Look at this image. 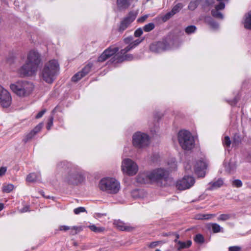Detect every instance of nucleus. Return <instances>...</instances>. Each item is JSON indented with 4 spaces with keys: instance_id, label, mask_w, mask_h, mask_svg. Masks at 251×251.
<instances>
[{
    "instance_id": "obj_1",
    "label": "nucleus",
    "mask_w": 251,
    "mask_h": 251,
    "mask_svg": "<svg viewBox=\"0 0 251 251\" xmlns=\"http://www.w3.org/2000/svg\"><path fill=\"white\" fill-rule=\"evenodd\" d=\"M41 62L40 54L35 50H31L27 55V60L19 70L21 77L31 76L37 71Z\"/></svg>"
},
{
    "instance_id": "obj_2",
    "label": "nucleus",
    "mask_w": 251,
    "mask_h": 251,
    "mask_svg": "<svg viewBox=\"0 0 251 251\" xmlns=\"http://www.w3.org/2000/svg\"><path fill=\"white\" fill-rule=\"evenodd\" d=\"M168 176L169 173L166 170L158 168L151 171L140 173L136 177V181L141 184H151L161 180H166Z\"/></svg>"
},
{
    "instance_id": "obj_3",
    "label": "nucleus",
    "mask_w": 251,
    "mask_h": 251,
    "mask_svg": "<svg viewBox=\"0 0 251 251\" xmlns=\"http://www.w3.org/2000/svg\"><path fill=\"white\" fill-rule=\"evenodd\" d=\"M59 71V65L55 59H52L46 63L41 72V77L44 81L51 84L55 80Z\"/></svg>"
},
{
    "instance_id": "obj_4",
    "label": "nucleus",
    "mask_w": 251,
    "mask_h": 251,
    "mask_svg": "<svg viewBox=\"0 0 251 251\" xmlns=\"http://www.w3.org/2000/svg\"><path fill=\"white\" fill-rule=\"evenodd\" d=\"M61 167L67 170V174L64 177V180L69 184L78 185L84 180V177L79 168L75 167L69 168L68 164H65V163L62 162L58 165V169Z\"/></svg>"
},
{
    "instance_id": "obj_5",
    "label": "nucleus",
    "mask_w": 251,
    "mask_h": 251,
    "mask_svg": "<svg viewBox=\"0 0 251 251\" xmlns=\"http://www.w3.org/2000/svg\"><path fill=\"white\" fill-rule=\"evenodd\" d=\"M12 92L19 97H26L29 95L33 90L32 83L26 81H19L10 86Z\"/></svg>"
},
{
    "instance_id": "obj_6",
    "label": "nucleus",
    "mask_w": 251,
    "mask_h": 251,
    "mask_svg": "<svg viewBox=\"0 0 251 251\" xmlns=\"http://www.w3.org/2000/svg\"><path fill=\"white\" fill-rule=\"evenodd\" d=\"M193 166L195 174L198 177H204L206 175V170L207 167V163L202 159L196 161L194 164L193 162L187 161L184 163V166L185 171L188 172L192 171V167Z\"/></svg>"
},
{
    "instance_id": "obj_7",
    "label": "nucleus",
    "mask_w": 251,
    "mask_h": 251,
    "mask_svg": "<svg viewBox=\"0 0 251 251\" xmlns=\"http://www.w3.org/2000/svg\"><path fill=\"white\" fill-rule=\"evenodd\" d=\"M178 140L180 146L184 150L190 151L194 147V138L187 130H181L178 132Z\"/></svg>"
},
{
    "instance_id": "obj_8",
    "label": "nucleus",
    "mask_w": 251,
    "mask_h": 251,
    "mask_svg": "<svg viewBox=\"0 0 251 251\" xmlns=\"http://www.w3.org/2000/svg\"><path fill=\"white\" fill-rule=\"evenodd\" d=\"M100 189L110 194L117 193L120 188V183L114 178L102 179L99 184Z\"/></svg>"
},
{
    "instance_id": "obj_9",
    "label": "nucleus",
    "mask_w": 251,
    "mask_h": 251,
    "mask_svg": "<svg viewBox=\"0 0 251 251\" xmlns=\"http://www.w3.org/2000/svg\"><path fill=\"white\" fill-rule=\"evenodd\" d=\"M132 138L133 146L137 149H145L150 144L149 136L140 131L134 133Z\"/></svg>"
},
{
    "instance_id": "obj_10",
    "label": "nucleus",
    "mask_w": 251,
    "mask_h": 251,
    "mask_svg": "<svg viewBox=\"0 0 251 251\" xmlns=\"http://www.w3.org/2000/svg\"><path fill=\"white\" fill-rule=\"evenodd\" d=\"M122 169L124 173L130 176L135 175L138 171L137 164L130 158H127L122 162Z\"/></svg>"
},
{
    "instance_id": "obj_11",
    "label": "nucleus",
    "mask_w": 251,
    "mask_h": 251,
    "mask_svg": "<svg viewBox=\"0 0 251 251\" xmlns=\"http://www.w3.org/2000/svg\"><path fill=\"white\" fill-rule=\"evenodd\" d=\"M136 17V14L133 11H130L128 15L120 22L118 30L120 32H123L130 24L134 21Z\"/></svg>"
},
{
    "instance_id": "obj_12",
    "label": "nucleus",
    "mask_w": 251,
    "mask_h": 251,
    "mask_svg": "<svg viewBox=\"0 0 251 251\" xmlns=\"http://www.w3.org/2000/svg\"><path fill=\"white\" fill-rule=\"evenodd\" d=\"M195 180L192 176H185L182 179L176 182V187L180 190H184L194 185Z\"/></svg>"
},
{
    "instance_id": "obj_13",
    "label": "nucleus",
    "mask_w": 251,
    "mask_h": 251,
    "mask_svg": "<svg viewBox=\"0 0 251 251\" xmlns=\"http://www.w3.org/2000/svg\"><path fill=\"white\" fill-rule=\"evenodd\" d=\"M11 102L9 93L0 85V102L3 107H8Z\"/></svg>"
},
{
    "instance_id": "obj_14",
    "label": "nucleus",
    "mask_w": 251,
    "mask_h": 251,
    "mask_svg": "<svg viewBox=\"0 0 251 251\" xmlns=\"http://www.w3.org/2000/svg\"><path fill=\"white\" fill-rule=\"evenodd\" d=\"M169 47L166 41H159L151 44L150 50L154 53H159L167 50Z\"/></svg>"
},
{
    "instance_id": "obj_15",
    "label": "nucleus",
    "mask_w": 251,
    "mask_h": 251,
    "mask_svg": "<svg viewBox=\"0 0 251 251\" xmlns=\"http://www.w3.org/2000/svg\"><path fill=\"white\" fill-rule=\"evenodd\" d=\"M224 165L225 171L228 174H233L236 171L237 164L236 158H226Z\"/></svg>"
},
{
    "instance_id": "obj_16",
    "label": "nucleus",
    "mask_w": 251,
    "mask_h": 251,
    "mask_svg": "<svg viewBox=\"0 0 251 251\" xmlns=\"http://www.w3.org/2000/svg\"><path fill=\"white\" fill-rule=\"evenodd\" d=\"M119 48L110 47L98 57L99 62H103L119 51Z\"/></svg>"
},
{
    "instance_id": "obj_17",
    "label": "nucleus",
    "mask_w": 251,
    "mask_h": 251,
    "mask_svg": "<svg viewBox=\"0 0 251 251\" xmlns=\"http://www.w3.org/2000/svg\"><path fill=\"white\" fill-rule=\"evenodd\" d=\"M225 8V4L221 3L217 4L215 6V8L211 10V15L217 19L223 20L224 19L223 14L220 11L221 10H223Z\"/></svg>"
},
{
    "instance_id": "obj_18",
    "label": "nucleus",
    "mask_w": 251,
    "mask_h": 251,
    "mask_svg": "<svg viewBox=\"0 0 251 251\" xmlns=\"http://www.w3.org/2000/svg\"><path fill=\"white\" fill-rule=\"evenodd\" d=\"M113 224L117 229L121 231H131L134 229L133 227L126 225L120 220H115Z\"/></svg>"
},
{
    "instance_id": "obj_19",
    "label": "nucleus",
    "mask_w": 251,
    "mask_h": 251,
    "mask_svg": "<svg viewBox=\"0 0 251 251\" xmlns=\"http://www.w3.org/2000/svg\"><path fill=\"white\" fill-rule=\"evenodd\" d=\"M43 126V123H40L37 126H36L32 130H31L28 134L26 135L25 138L24 139L25 142H26L29 140L32 139L35 135H36L41 130Z\"/></svg>"
},
{
    "instance_id": "obj_20",
    "label": "nucleus",
    "mask_w": 251,
    "mask_h": 251,
    "mask_svg": "<svg viewBox=\"0 0 251 251\" xmlns=\"http://www.w3.org/2000/svg\"><path fill=\"white\" fill-rule=\"evenodd\" d=\"M223 180L220 178L215 181H212L209 183V187L207 188L209 191H212L214 189H218L223 185Z\"/></svg>"
},
{
    "instance_id": "obj_21",
    "label": "nucleus",
    "mask_w": 251,
    "mask_h": 251,
    "mask_svg": "<svg viewBox=\"0 0 251 251\" xmlns=\"http://www.w3.org/2000/svg\"><path fill=\"white\" fill-rule=\"evenodd\" d=\"M40 177L41 176L40 174L31 173L27 176L26 180L29 182H34L37 181Z\"/></svg>"
},
{
    "instance_id": "obj_22",
    "label": "nucleus",
    "mask_w": 251,
    "mask_h": 251,
    "mask_svg": "<svg viewBox=\"0 0 251 251\" xmlns=\"http://www.w3.org/2000/svg\"><path fill=\"white\" fill-rule=\"evenodd\" d=\"M192 245L191 240H187L186 242L179 241L177 244V250L180 251L182 249L189 248Z\"/></svg>"
},
{
    "instance_id": "obj_23",
    "label": "nucleus",
    "mask_w": 251,
    "mask_h": 251,
    "mask_svg": "<svg viewBox=\"0 0 251 251\" xmlns=\"http://www.w3.org/2000/svg\"><path fill=\"white\" fill-rule=\"evenodd\" d=\"M118 7L120 9H126L130 5L129 0H117Z\"/></svg>"
},
{
    "instance_id": "obj_24",
    "label": "nucleus",
    "mask_w": 251,
    "mask_h": 251,
    "mask_svg": "<svg viewBox=\"0 0 251 251\" xmlns=\"http://www.w3.org/2000/svg\"><path fill=\"white\" fill-rule=\"evenodd\" d=\"M244 27L246 29L251 30V11L248 13L244 23Z\"/></svg>"
},
{
    "instance_id": "obj_25",
    "label": "nucleus",
    "mask_w": 251,
    "mask_h": 251,
    "mask_svg": "<svg viewBox=\"0 0 251 251\" xmlns=\"http://www.w3.org/2000/svg\"><path fill=\"white\" fill-rule=\"evenodd\" d=\"M242 139L243 138L239 133H235L233 138V145L234 146H238L241 143Z\"/></svg>"
},
{
    "instance_id": "obj_26",
    "label": "nucleus",
    "mask_w": 251,
    "mask_h": 251,
    "mask_svg": "<svg viewBox=\"0 0 251 251\" xmlns=\"http://www.w3.org/2000/svg\"><path fill=\"white\" fill-rule=\"evenodd\" d=\"M14 188V186L12 184H3L2 187V191L3 193H10Z\"/></svg>"
},
{
    "instance_id": "obj_27",
    "label": "nucleus",
    "mask_w": 251,
    "mask_h": 251,
    "mask_svg": "<svg viewBox=\"0 0 251 251\" xmlns=\"http://www.w3.org/2000/svg\"><path fill=\"white\" fill-rule=\"evenodd\" d=\"M89 228L90 230L96 233H101L104 231L105 228L103 227H98L94 225L89 226Z\"/></svg>"
},
{
    "instance_id": "obj_28",
    "label": "nucleus",
    "mask_w": 251,
    "mask_h": 251,
    "mask_svg": "<svg viewBox=\"0 0 251 251\" xmlns=\"http://www.w3.org/2000/svg\"><path fill=\"white\" fill-rule=\"evenodd\" d=\"M194 241L198 244H202L204 242V238L201 234L199 233L195 235Z\"/></svg>"
},
{
    "instance_id": "obj_29",
    "label": "nucleus",
    "mask_w": 251,
    "mask_h": 251,
    "mask_svg": "<svg viewBox=\"0 0 251 251\" xmlns=\"http://www.w3.org/2000/svg\"><path fill=\"white\" fill-rule=\"evenodd\" d=\"M92 67V64L89 63L83 68L80 73L83 75V77L85 76L90 72Z\"/></svg>"
},
{
    "instance_id": "obj_30",
    "label": "nucleus",
    "mask_w": 251,
    "mask_h": 251,
    "mask_svg": "<svg viewBox=\"0 0 251 251\" xmlns=\"http://www.w3.org/2000/svg\"><path fill=\"white\" fill-rule=\"evenodd\" d=\"M182 8V4L180 3H177L173 7L171 12L174 15L176 13H178Z\"/></svg>"
},
{
    "instance_id": "obj_31",
    "label": "nucleus",
    "mask_w": 251,
    "mask_h": 251,
    "mask_svg": "<svg viewBox=\"0 0 251 251\" xmlns=\"http://www.w3.org/2000/svg\"><path fill=\"white\" fill-rule=\"evenodd\" d=\"M112 59L113 60L112 61V62L116 61L117 63H121L124 61L126 60L125 55H115L114 56Z\"/></svg>"
},
{
    "instance_id": "obj_32",
    "label": "nucleus",
    "mask_w": 251,
    "mask_h": 251,
    "mask_svg": "<svg viewBox=\"0 0 251 251\" xmlns=\"http://www.w3.org/2000/svg\"><path fill=\"white\" fill-rule=\"evenodd\" d=\"M211 227L213 232L214 233L220 232L222 228L220 225L217 223H212L211 224Z\"/></svg>"
},
{
    "instance_id": "obj_33",
    "label": "nucleus",
    "mask_w": 251,
    "mask_h": 251,
    "mask_svg": "<svg viewBox=\"0 0 251 251\" xmlns=\"http://www.w3.org/2000/svg\"><path fill=\"white\" fill-rule=\"evenodd\" d=\"M197 29L196 26L191 25L186 27L185 29V31L187 34H190L194 33Z\"/></svg>"
},
{
    "instance_id": "obj_34",
    "label": "nucleus",
    "mask_w": 251,
    "mask_h": 251,
    "mask_svg": "<svg viewBox=\"0 0 251 251\" xmlns=\"http://www.w3.org/2000/svg\"><path fill=\"white\" fill-rule=\"evenodd\" d=\"M154 24L152 23H150L147 25H146L143 27V29L145 32H150L151 30H153L154 28Z\"/></svg>"
},
{
    "instance_id": "obj_35",
    "label": "nucleus",
    "mask_w": 251,
    "mask_h": 251,
    "mask_svg": "<svg viewBox=\"0 0 251 251\" xmlns=\"http://www.w3.org/2000/svg\"><path fill=\"white\" fill-rule=\"evenodd\" d=\"M230 218V216L229 214H221L219 217L218 218L217 220L218 221H226L228 219H229Z\"/></svg>"
},
{
    "instance_id": "obj_36",
    "label": "nucleus",
    "mask_w": 251,
    "mask_h": 251,
    "mask_svg": "<svg viewBox=\"0 0 251 251\" xmlns=\"http://www.w3.org/2000/svg\"><path fill=\"white\" fill-rule=\"evenodd\" d=\"M83 77L80 72H78L75 74L72 78V81L74 82H77Z\"/></svg>"
},
{
    "instance_id": "obj_37",
    "label": "nucleus",
    "mask_w": 251,
    "mask_h": 251,
    "mask_svg": "<svg viewBox=\"0 0 251 251\" xmlns=\"http://www.w3.org/2000/svg\"><path fill=\"white\" fill-rule=\"evenodd\" d=\"M214 216L213 214H201L198 216V219L201 220H208L211 219Z\"/></svg>"
},
{
    "instance_id": "obj_38",
    "label": "nucleus",
    "mask_w": 251,
    "mask_h": 251,
    "mask_svg": "<svg viewBox=\"0 0 251 251\" xmlns=\"http://www.w3.org/2000/svg\"><path fill=\"white\" fill-rule=\"evenodd\" d=\"M174 16V15L171 13V11L167 13L165 15H164L162 17V20L163 22H166L169 19H170L171 17H172Z\"/></svg>"
},
{
    "instance_id": "obj_39",
    "label": "nucleus",
    "mask_w": 251,
    "mask_h": 251,
    "mask_svg": "<svg viewBox=\"0 0 251 251\" xmlns=\"http://www.w3.org/2000/svg\"><path fill=\"white\" fill-rule=\"evenodd\" d=\"M232 184L235 187L239 188L242 186L243 183L241 180L235 179L232 181Z\"/></svg>"
},
{
    "instance_id": "obj_40",
    "label": "nucleus",
    "mask_w": 251,
    "mask_h": 251,
    "mask_svg": "<svg viewBox=\"0 0 251 251\" xmlns=\"http://www.w3.org/2000/svg\"><path fill=\"white\" fill-rule=\"evenodd\" d=\"M53 117L52 116H51L49 117L48 120V122L47 123V129L48 130H50V127L53 125Z\"/></svg>"
},
{
    "instance_id": "obj_41",
    "label": "nucleus",
    "mask_w": 251,
    "mask_h": 251,
    "mask_svg": "<svg viewBox=\"0 0 251 251\" xmlns=\"http://www.w3.org/2000/svg\"><path fill=\"white\" fill-rule=\"evenodd\" d=\"M85 211H86V210H85V208L83 207H79L75 208L74 210V212L75 214H76V215L79 214V213H80L81 212H84Z\"/></svg>"
},
{
    "instance_id": "obj_42",
    "label": "nucleus",
    "mask_w": 251,
    "mask_h": 251,
    "mask_svg": "<svg viewBox=\"0 0 251 251\" xmlns=\"http://www.w3.org/2000/svg\"><path fill=\"white\" fill-rule=\"evenodd\" d=\"M231 143V141L229 137L227 136H226L223 141V144L227 147H229Z\"/></svg>"
},
{
    "instance_id": "obj_43",
    "label": "nucleus",
    "mask_w": 251,
    "mask_h": 251,
    "mask_svg": "<svg viewBox=\"0 0 251 251\" xmlns=\"http://www.w3.org/2000/svg\"><path fill=\"white\" fill-rule=\"evenodd\" d=\"M143 30L141 28H139L134 32V36L136 37H140L143 34Z\"/></svg>"
},
{
    "instance_id": "obj_44",
    "label": "nucleus",
    "mask_w": 251,
    "mask_h": 251,
    "mask_svg": "<svg viewBox=\"0 0 251 251\" xmlns=\"http://www.w3.org/2000/svg\"><path fill=\"white\" fill-rule=\"evenodd\" d=\"M209 24L213 28H217L219 26V24L213 20L209 21Z\"/></svg>"
},
{
    "instance_id": "obj_45",
    "label": "nucleus",
    "mask_w": 251,
    "mask_h": 251,
    "mask_svg": "<svg viewBox=\"0 0 251 251\" xmlns=\"http://www.w3.org/2000/svg\"><path fill=\"white\" fill-rule=\"evenodd\" d=\"M241 248L239 246H230L228 248V251H241Z\"/></svg>"
},
{
    "instance_id": "obj_46",
    "label": "nucleus",
    "mask_w": 251,
    "mask_h": 251,
    "mask_svg": "<svg viewBox=\"0 0 251 251\" xmlns=\"http://www.w3.org/2000/svg\"><path fill=\"white\" fill-rule=\"evenodd\" d=\"M197 7V5L195 2H190L188 5V8L191 10L195 9Z\"/></svg>"
},
{
    "instance_id": "obj_47",
    "label": "nucleus",
    "mask_w": 251,
    "mask_h": 251,
    "mask_svg": "<svg viewBox=\"0 0 251 251\" xmlns=\"http://www.w3.org/2000/svg\"><path fill=\"white\" fill-rule=\"evenodd\" d=\"M46 112V109H44L41 111H40L36 116L35 118L36 119H39L41 118L43 115L44 114V113Z\"/></svg>"
},
{
    "instance_id": "obj_48",
    "label": "nucleus",
    "mask_w": 251,
    "mask_h": 251,
    "mask_svg": "<svg viewBox=\"0 0 251 251\" xmlns=\"http://www.w3.org/2000/svg\"><path fill=\"white\" fill-rule=\"evenodd\" d=\"M160 242V241L152 242L149 245V247L150 248H154L155 247L159 245Z\"/></svg>"
},
{
    "instance_id": "obj_49",
    "label": "nucleus",
    "mask_w": 251,
    "mask_h": 251,
    "mask_svg": "<svg viewBox=\"0 0 251 251\" xmlns=\"http://www.w3.org/2000/svg\"><path fill=\"white\" fill-rule=\"evenodd\" d=\"M239 100V99L235 97L234 98V99L232 100H228V102L231 105H235Z\"/></svg>"
},
{
    "instance_id": "obj_50",
    "label": "nucleus",
    "mask_w": 251,
    "mask_h": 251,
    "mask_svg": "<svg viewBox=\"0 0 251 251\" xmlns=\"http://www.w3.org/2000/svg\"><path fill=\"white\" fill-rule=\"evenodd\" d=\"M59 229L60 231H66L67 230H68L71 229V228L67 226H59Z\"/></svg>"
},
{
    "instance_id": "obj_51",
    "label": "nucleus",
    "mask_w": 251,
    "mask_h": 251,
    "mask_svg": "<svg viewBox=\"0 0 251 251\" xmlns=\"http://www.w3.org/2000/svg\"><path fill=\"white\" fill-rule=\"evenodd\" d=\"M206 6H209L213 5L215 3L214 0H205L204 1Z\"/></svg>"
},
{
    "instance_id": "obj_52",
    "label": "nucleus",
    "mask_w": 251,
    "mask_h": 251,
    "mask_svg": "<svg viewBox=\"0 0 251 251\" xmlns=\"http://www.w3.org/2000/svg\"><path fill=\"white\" fill-rule=\"evenodd\" d=\"M6 167H1L0 168V176L4 175L6 171Z\"/></svg>"
},
{
    "instance_id": "obj_53",
    "label": "nucleus",
    "mask_w": 251,
    "mask_h": 251,
    "mask_svg": "<svg viewBox=\"0 0 251 251\" xmlns=\"http://www.w3.org/2000/svg\"><path fill=\"white\" fill-rule=\"evenodd\" d=\"M126 60H131L133 59V56L131 54H126L125 55Z\"/></svg>"
},
{
    "instance_id": "obj_54",
    "label": "nucleus",
    "mask_w": 251,
    "mask_h": 251,
    "mask_svg": "<svg viewBox=\"0 0 251 251\" xmlns=\"http://www.w3.org/2000/svg\"><path fill=\"white\" fill-rule=\"evenodd\" d=\"M147 18H148L147 15H144V16H142L140 18H139L138 19L137 21L139 23H142V22H144L147 19Z\"/></svg>"
},
{
    "instance_id": "obj_55",
    "label": "nucleus",
    "mask_w": 251,
    "mask_h": 251,
    "mask_svg": "<svg viewBox=\"0 0 251 251\" xmlns=\"http://www.w3.org/2000/svg\"><path fill=\"white\" fill-rule=\"evenodd\" d=\"M142 40H143L137 39L135 41L132 42L131 44H132V46H133V47L134 48L135 47L139 45L142 41Z\"/></svg>"
},
{
    "instance_id": "obj_56",
    "label": "nucleus",
    "mask_w": 251,
    "mask_h": 251,
    "mask_svg": "<svg viewBox=\"0 0 251 251\" xmlns=\"http://www.w3.org/2000/svg\"><path fill=\"white\" fill-rule=\"evenodd\" d=\"M133 46H132V44H130L128 46H127L124 49L126 50V51L127 52L129 50H130L132 49H133Z\"/></svg>"
},
{
    "instance_id": "obj_57",
    "label": "nucleus",
    "mask_w": 251,
    "mask_h": 251,
    "mask_svg": "<svg viewBox=\"0 0 251 251\" xmlns=\"http://www.w3.org/2000/svg\"><path fill=\"white\" fill-rule=\"evenodd\" d=\"M133 40V37L130 36L125 39L124 41L126 44H129Z\"/></svg>"
},
{
    "instance_id": "obj_58",
    "label": "nucleus",
    "mask_w": 251,
    "mask_h": 251,
    "mask_svg": "<svg viewBox=\"0 0 251 251\" xmlns=\"http://www.w3.org/2000/svg\"><path fill=\"white\" fill-rule=\"evenodd\" d=\"M175 235L176 236V239L174 240V242L177 244L178 242L180 241L179 240H178V239L179 238V235L178 233H176L175 234Z\"/></svg>"
},
{
    "instance_id": "obj_59",
    "label": "nucleus",
    "mask_w": 251,
    "mask_h": 251,
    "mask_svg": "<svg viewBox=\"0 0 251 251\" xmlns=\"http://www.w3.org/2000/svg\"><path fill=\"white\" fill-rule=\"evenodd\" d=\"M126 50L125 49L121 50L120 51V54L122 55H125L126 54Z\"/></svg>"
},
{
    "instance_id": "obj_60",
    "label": "nucleus",
    "mask_w": 251,
    "mask_h": 251,
    "mask_svg": "<svg viewBox=\"0 0 251 251\" xmlns=\"http://www.w3.org/2000/svg\"><path fill=\"white\" fill-rule=\"evenodd\" d=\"M216 0L217 1H219V3H225V4L226 2H227L228 1V0Z\"/></svg>"
},
{
    "instance_id": "obj_61",
    "label": "nucleus",
    "mask_w": 251,
    "mask_h": 251,
    "mask_svg": "<svg viewBox=\"0 0 251 251\" xmlns=\"http://www.w3.org/2000/svg\"><path fill=\"white\" fill-rule=\"evenodd\" d=\"M4 208V204L2 203H0V211Z\"/></svg>"
},
{
    "instance_id": "obj_62",
    "label": "nucleus",
    "mask_w": 251,
    "mask_h": 251,
    "mask_svg": "<svg viewBox=\"0 0 251 251\" xmlns=\"http://www.w3.org/2000/svg\"><path fill=\"white\" fill-rule=\"evenodd\" d=\"M44 193V192L43 191H40V194L42 195V196L44 197H45Z\"/></svg>"
},
{
    "instance_id": "obj_63",
    "label": "nucleus",
    "mask_w": 251,
    "mask_h": 251,
    "mask_svg": "<svg viewBox=\"0 0 251 251\" xmlns=\"http://www.w3.org/2000/svg\"><path fill=\"white\" fill-rule=\"evenodd\" d=\"M73 228L75 230H77L78 227L76 226H74Z\"/></svg>"
},
{
    "instance_id": "obj_64",
    "label": "nucleus",
    "mask_w": 251,
    "mask_h": 251,
    "mask_svg": "<svg viewBox=\"0 0 251 251\" xmlns=\"http://www.w3.org/2000/svg\"><path fill=\"white\" fill-rule=\"evenodd\" d=\"M155 251H161L159 249H156Z\"/></svg>"
}]
</instances>
